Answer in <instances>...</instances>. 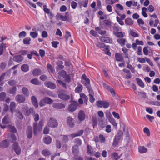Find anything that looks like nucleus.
Returning <instances> with one entry per match:
<instances>
[{"instance_id": "f257e3e1", "label": "nucleus", "mask_w": 160, "mask_h": 160, "mask_svg": "<svg viewBox=\"0 0 160 160\" xmlns=\"http://www.w3.org/2000/svg\"><path fill=\"white\" fill-rule=\"evenodd\" d=\"M19 109L23 113L26 115L28 116L31 113L34 112L33 108H30L28 109V107L27 104L22 105L19 107Z\"/></svg>"}, {"instance_id": "f03ea898", "label": "nucleus", "mask_w": 160, "mask_h": 160, "mask_svg": "<svg viewBox=\"0 0 160 160\" xmlns=\"http://www.w3.org/2000/svg\"><path fill=\"white\" fill-rule=\"evenodd\" d=\"M44 123L43 121L42 120L39 122L38 126L37 125L36 122H34L33 123V128L34 135H36L37 134L38 131L40 132L42 130V127Z\"/></svg>"}, {"instance_id": "7ed1b4c3", "label": "nucleus", "mask_w": 160, "mask_h": 160, "mask_svg": "<svg viewBox=\"0 0 160 160\" xmlns=\"http://www.w3.org/2000/svg\"><path fill=\"white\" fill-rule=\"evenodd\" d=\"M122 132L121 131H119L117 132V134L115 136V139L112 143V145L116 147L118 145L119 140L122 137Z\"/></svg>"}, {"instance_id": "20e7f679", "label": "nucleus", "mask_w": 160, "mask_h": 160, "mask_svg": "<svg viewBox=\"0 0 160 160\" xmlns=\"http://www.w3.org/2000/svg\"><path fill=\"white\" fill-rule=\"evenodd\" d=\"M47 124L48 126L51 128L56 127L58 125V123L56 120L52 118L48 119Z\"/></svg>"}, {"instance_id": "39448f33", "label": "nucleus", "mask_w": 160, "mask_h": 160, "mask_svg": "<svg viewBox=\"0 0 160 160\" xmlns=\"http://www.w3.org/2000/svg\"><path fill=\"white\" fill-rule=\"evenodd\" d=\"M97 105L98 107L107 108L109 106V103L108 102L100 101L97 102Z\"/></svg>"}, {"instance_id": "423d86ee", "label": "nucleus", "mask_w": 160, "mask_h": 160, "mask_svg": "<svg viewBox=\"0 0 160 160\" xmlns=\"http://www.w3.org/2000/svg\"><path fill=\"white\" fill-rule=\"evenodd\" d=\"M82 78L83 80L82 81V83L84 84L86 86L88 89L89 90V92L91 91L92 90L89 89L90 80L87 78L84 74H83L82 76Z\"/></svg>"}, {"instance_id": "0eeeda50", "label": "nucleus", "mask_w": 160, "mask_h": 160, "mask_svg": "<svg viewBox=\"0 0 160 160\" xmlns=\"http://www.w3.org/2000/svg\"><path fill=\"white\" fill-rule=\"evenodd\" d=\"M56 17L57 19L63 21H68L69 20L68 16H63L60 14H57L56 15Z\"/></svg>"}, {"instance_id": "6e6552de", "label": "nucleus", "mask_w": 160, "mask_h": 160, "mask_svg": "<svg viewBox=\"0 0 160 160\" xmlns=\"http://www.w3.org/2000/svg\"><path fill=\"white\" fill-rule=\"evenodd\" d=\"M16 101L19 103H22L25 101V98L22 95H18L15 98Z\"/></svg>"}, {"instance_id": "1a4fd4ad", "label": "nucleus", "mask_w": 160, "mask_h": 160, "mask_svg": "<svg viewBox=\"0 0 160 160\" xmlns=\"http://www.w3.org/2000/svg\"><path fill=\"white\" fill-rule=\"evenodd\" d=\"M44 85L47 87L51 89H54L56 88L55 84L50 82H44Z\"/></svg>"}, {"instance_id": "9d476101", "label": "nucleus", "mask_w": 160, "mask_h": 160, "mask_svg": "<svg viewBox=\"0 0 160 160\" xmlns=\"http://www.w3.org/2000/svg\"><path fill=\"white\" fill-rule=\"evenodd\" d=\"M78 117L80 121L81 122L83 121L85 118V115L84 112L82 111H80L78 113Z\"/></svg>"}, {"instance_id": "9b49d317", "label": "nucleus", "mask_w": 160, "mask_h": 160, "mask_svg": "<svg viewBox=\"0 0 160 160\" xmlns=\"http://www.w3.org/2000/svg\"><path fill=\"white\" fill-rule=\"evenodd\" d=\"M77 103L76 102H73L69 106L68 110L69 111L73 112L77 108Z\"/></svg>"}, {"instance_id": "f8f14e48", "label": "nucleus", "mask_w": 160, "mask_h": 160, "mask_svg": "<svg viewBox=\"0 0 160 160\" xmlns=\"http://www.w3.org/2000/svg\"><path fill=\"white\" fill-rule=\"evenodd\" d=\"M58 97L61 99L65 100H68L70 98L69 96L63 93L58 94Z\"/></svg>"}, {"instance_id": "ddd939ff", "label": "nucleus", "mask_w": 160, "mask_h": 160, "mask_svg": "<svg viewBox=\"0 0 160 160\" xmlns=\"http://www.w3.org/2000/svg\"><path fill=\"white\" fill-rule=\"evenodd\" d=\"M31 101L33 105L36 108L38 107V103L36 98L33 96L31 98Z\"/></svg>"}, {"instance_id": "4468645a", "label": "nucleus", "mask_w": 160, "mask_h": 160, "mask_svg": "<svg viewBox=\"0 0 160 160\" xmlns=\"http://www.w3.org/2000/svg\"><path fill=\"white\" fill-rule=\"evenodd\" d=\"M26 133L27 137L29 138H31L32 135V127L31 126H28L27 128Z\"/></svg>"}, {"instance_id": "2eb2a0df", "label": "nucleus", "mask_w": 160, "mask_h": 160, "mask_svg": "<svg viewBox=\"0 0 160 160\" xmlns=\"http://www.w3.org/2000/svg\"><path fill=\"white\" fill-rule=\"evenodd\" d=\"M67 122L68 125L71 127H72L74 126V124L73 122L72 118L70 117H68L67 119Z\"/></svg>"}, {"instance_id": "dca6fc26", "label": "nucleus", "mask_w": 160, "mask_h": 160, "mask_svg": "<svg viewBox=\"0 0 160 160\" xmlns=\"http://www.w3.org/2000/svg\"><path fill=\"white\" fill-rule=\"evenodd\" d=\"M9 145V141L6 140H4L0 143V147L1 148H5L8 147Z\"/></svg>"}, {"instance_id": "f3484780", "label": "nucleus", "mask_w": 160, "mask_h": 160, "mask_svg": "<svg viewBox=\"0 0 160 160\" xmlns=\"http://www.w3.org/2000/svg\"><path fill=\"white\" fill-rule=\"evenodd\" d=\"M14 147L16 153L17 154H20L21 152V150L20 148L18 147V143H14Z\"/></svg>"}, {"instance_id": "a211bd4d", "label": "nucleus", "mask_w": 160, "mask_h": 160, "mask_svg": "<svg viewBox=\"0 0 160 160\" xmlns=\"http://www.w3.org/2000/svg\"><path fill=\"white\" fill-rule=\"evenodd\" d=\"M23 58L21 55H18L14 57L13 58L14 61L19 62L22 61Z\"/></svg>"}, {"instance_id": "6ab92c4d", "label": "nucleus", "mask_w": 160, "mask_h": 160, "mask_svg": "<svg viewBox=\"0 0 160 160\" xmlns=\"http://www.w3.org/2000/svg\"><path fill=\"white\" fill-rule=\"evenodd\" d=\"M65 106V105L61 103H54L53 105V107L56 108H63Z\"/></svg>"}, {"instance_id": "aec40b11", "label": "nucleus", "mask_w": 160, "mask_h": 160, "mask_svg": "<svg viewBox=\"0 0 160 160\" xmlns=\"http://www.w3.org/2000/svg\"><path fill=\"white\" fill-rule=\"evenodd\" d=\"M83 132V130H81L78 131L76 133H73L72 134H71L70 135V136H71L72 138H74L76 137L80 136L82 134Z\"/></svg>"}, {"instance_id": "412c9836", "label": "nucleus", "mask_w": 160, "mask_h": 160, "mask_svg": "<svg viewBox=\"0 0 160 160\" xmlns=\"http://www.w3.org/2000/svg\"><path fill=\"white\" fill-rule=\"evenodd\" d=\"M9 122V119L8 115L5 116L2 119V123L3 124H7Z\"/></svg>"}, {"instance_id": "4be33fe9", "label": "nucleus", "mask_w": 160, "mask_h": 160, "mask_svg": "<svg viewBox=\"0 0 160 160\" xmlns=\"http://www.w3.org/2000/svg\"><path fill=\"white\" fill-rule=\"evenodd\" d=\"M43 141L46 144H48L51 143L52 139L50 136H48L44 138Z\"/></svg>"}, {"instance_id": "5701e85b", "label": "nucleus", "mask_w": 160, "mask_h": 160, "mask_svg": "<svg viewBox=\"0 0 160 160\" xmlns=\"http://www.w3.org/2000/svg\"><path fill=\"white\" fill-rule=\"evenodd\" d=\"M101 40L107 43H110L112 42V40L108 37H102L101 38Z\"/></svg>"}, {"instance_id": "b1692460", "label": "nucleus", "mask_w": 160, "mask_h": 160, "mask_svg": "<svg viewBox=\"0 0 160 160\" xmlns=\"http://www.w3.org/2000/svg\"><path fill=\"white\" fill-rule=\"evenodd\" d=\"M21 70L24 72H27L29 70V67L28 65L24 64L21 67Z\"/></svg>"}, {"instance_id": "393cba45", "label": "nucleus", "mask_w": 160, "mask_h": 160, "mask_svg": "<svg viewBox=\"0 0 160 160\" xmlns=\"http://www.w3.org/2000/svg\"><path fill=\"white\" fill-rule=\"evenodd\" d=\"M15 107V103L13 102H11L10 105V109L11 112L12 114L14 112V111Z\"/></svg>"}, {"instance_id": "a878e982", "label": "nucleus", "mask_w": 160, "mask_h": 160, "mask_svg": "<svg viewBox=\"0 0 160 160\" xmlns=\"http://www.w3.org/2000/svg\"><path fill=\"white\" fill-rule=\"evenodd\" d=\"M72 151L75 156L78 155L79 152L78 147L77 145H75L72 147Z\"/></svg>"}, {"instance_id": "bb28decb", "label": "nucleus", "mask_w": 160, "mask_h": 160, "mask_svg": "<svg viewBox=\"0 0 160 160\" xmlns=\"http://www.w3.org/2000/svg\"><path fill=\"white\" fill-rule=\"evenodd\" d=\"M125 23L128 25H132L133 23V20L131 18H127L125 21Z\"/></svg>"}, {"instance_id": "cd10ccee", "label": "nucleus", "mask_w": 160, "mask_h": 160, "mask_svg": "<svg viewBox=\"0 0 160 160\" xmlns=\"http://www.w3.org/2000/svg\"><path fill=\"white\" fill-rule=\"evenodd\" d=\"M104 86L110 92L112 95H115V91L112 88H111L110 86L108 85H104Z\"/></svg>"}, {"instance_id": "c85d7f7f", "label": "nucleus", "mask_w": 160, "mask_h": 160, "mask_svg": "<svg viewBox=\"0 0 160 160\" xmlns=\"http://www.w3.org/2000/svg\"><path fill=\"white\" fill-rule=\"evenodd\" d=\"M115 58L118 61H121L122 60V56L121 54L119 53H116L115 54Z\"/></svg>"}, {"instance_id": "c756f323", "label": "nucleus", "mask_w": 160, "mask_h": 160, "mask_svg": "<svg viewBox=\"0 0 160 160\" xmlns=\"http://www.w3.org/2000/svg\"><path fill=\"white\" fill-rule=\"evenodd\" d=\"M87 151L89 155L92 156L93 154V149L92 147L89 145L87 146Z\"/></svg>"}, {"instance_id": "7c9ffc66", "label": "nucleus", "mask_w": 160, "mask_h": 160, "mask_svg": "<svg viewBox=\"0 0 160 160\" xmlns=\"http://www.w3.org/2000/svg\"><path fill=\"white\" fill-rule=\"evenodd\" d=\"M147 149L144 146H140L138 148V151L140 153H143L147 152Z\"/></svg>"}, {"instance_id": "2f4dec72", "label": "nucleus", "mask_w": 160, "mask_h": 160, "mask_svg": "<svg viewBox=\"0 0 160 160\" xmlns=\"http://www.w3.org/2000/svg\"><path fill=\"white\" fill-rule=\"evenodd\" d=\"M111 158L113 160H117L120 158L118 154L116 152H113L111 154Z\"/></svg>"}, {"instance_id": "473e14b6", "label": "nucleus", "mask_w": 160, "mask_h": 160, "mask_svg": "<svg viewBox=\"0 0 160 160\" xmlns=\"http://www.w3.org/2000/svg\"><path fill=\"white\" fill-rule=\"evenodd\" d=\"M41 73V71L40 69H35L32 72L33 75L35 76L39 75Z\"/></svg>"}, {"instance_id": "72a5a7b5", "label": "nucleus", "mask_w": 160, "mask_h": 160, "mask_svg": "<svg viewBox=\"0 0 160 160\" xmlns=\"http://www.w3.org/2000/svg\"><path fill=\"white\" fill-rule=\"evenodd\" d=\"M30 82L35 85H38L40 84V82L37 78H34L30 80Z\"/></svg>"}, {"instance_id": "f704fd0d", "label": "nucleus", "mask_w": 160, "mask_h": 160, "mask_svg": "<svg viewBox=\"0 0 160 160\" xmlns=\"http://www.w3.org/2000/svg\"><path fill=\"white\" fill-rule=\"evenodd\" d=\"M74 76V74H70V75H67L65 77L66 78L65 79V81L69 82L71 81V79L73 78Z\"/></svg>"}, {"instance_id": "c9c22d12", "label": "nucleus", "mask_w": 160, "mask_h": 160, "mask_svg": "<svg viewBox=\"0 0 160 160\" xmlns=\"http://www.w3.org/2000/svg\"><path fill=\"white\" fill-rule=\"evenodd\" d=\"M123 10V7L120 4H117L115 5V10L122 11Z\"/></svg>"}, {"instance_id": "e433bc0d", "label": "nucleus", "mask_w": 160, "mask_h": 160, "mask_svg": "<svg viewBox=\"0 0 160 160\" xmlns=\"http://www.w3.org/2000/svg\"><path fill=\"white\" fill-rule=\"evenodd\" d=\"M38 35L37 31H32L30 33V35L33 38H36Z\"/></svg>"}, {"instance_id": "4c0bfd02", "label": "nucleus", "mask_w": 160, "mask_h": 160, "mask_svg": "<svg viewBox=\"0 0 160 160\" xmlns=\"http://www.w3.org/2000/svg\"><path fill=\"white\" fill-rule=\"evenodd\" d=\"M46 104H51L53 101L52 99L48 97H45L43 98Z\"/></svg>"}, {"instance_id": "58836bf2", "label": "nucleus", "mask_w": 160, "mask_h": 160, "mask_svg": "<svg viewBox=\"0 0 160 160\" xmlns=\"http://www.w3.org/2000/svg\"><path fill=\"white\" fill-rule=\"evenodd\" d=\"M137 83L139 86L142 88H143L144 87V84L143 81L139 78L136 79Z\"/></svg>"}, {"instance_id": "ea45409f", "label": "nucleus", "mask_w": 160, "mask_h": 160, "mask_svg": "<svg viewBox=\"0 0 160 160\" xmlns=\"http://www.w3.org/2000/svg\"><path fill=\"white\" fill-rule=\"evenodd\" d=\"M22 91L23 93L26 96H28L29 91L28 89L26 87H23L22 89Z\"/></svg>"}, {"instance_id": "a19ab883", "label": "nucleus", "mask_w": 160, "mask_h": 160, "mask_svg": "<svg viewBox=\"0 0 160 160\" xmlns=\"http://www.w3.org/2000/svg\"><path fill=\"white\" fill-rule=\"evenodd\" d=\"M82 89V87L81 85L79 84L78 86L75 89V92L77 93H79L81 92Z\"/></svg>"}, {"instance_id": "79ce46f5", "label": "nucleus", "mask_w": 160, "mask_h": 160, "mask_svg": "<svg viewBox=\"0 0 160 160\" xmlns=\"http://www.w3.org/2000/svg\"><path fill=\"white\" fill-rule=\"evenodd\" d=\"M95 29L99 34L101 35L105 34L106 33V31L102 30L99 27L96 28Z\"/></svg>"}, {"instance_id": "37998d69", "label": "nucleus", "mask_w": 160, "mask_h": 160, "mask_svg": "<svg viewBox=\"0 0 160 160\" xmlns=\"http://www.w3.org/2000/svg\"><path fill=\"white\" fill-rule=\"evenodd\" d=\"M117 41L122 46H123L125 45V40L124 39H117Z\"/></svg>"}, {"instance_id": "c03bdc74", "label": "nucleus", "mask_w": 160, "mask_h": 160, "mask_svg": "<svg viewBox=\"0 0 160 160\" xmlns=\"http://www.w3.org/2000/svg\"><path fill=\"white\" fill-rule=\"evenodd\" d=\"M5 47L6 44L4 43H2L0 45V55L2 54L4 48Z\"/></svg>"}, {"instance_id": "a18cd8bd", "label": "nucleus", "mask_w": 160, "mask_h": 160, "mask_svg": "<svg viewBox=\"0 0 160 160\" xmlns=\"http://www.w3.org/2000/svg\"><path fill=\"white\" fill-rule=\"evenodd\" d=\"M42 153L44 156H47L51 154L50 152L47 149H44L42 152Z\"/></svg>"}, {"instance_id": "49530a36", "label": "nucleus", "mask_w": 160, "mask_h": 160, "mask_svg": "<svg viewBox=\"0 0 160 160\" xmlns=\"http://www.w3.org/2000/svg\"><path fill=\"white\" fill-rule=\"evenodd\" d=\"M16 112H17V113L16 114V116L18 117V118L20 119H22L23 118V117L21 113L18 110H16Z\"/></svg>"}, {"instance_id": "de8ad7c7", "label": "nucleus", "mask_w": 160, "mask_h": 160, "mask_svg": "<svg viewBox=\"0 0 160 160\" xmlns=\"http://www.w3.org/2000/svg\"><path fill=\"white\" fill-rule=\"evenodd\" d=\"M147 10V8L145 7H143L142 8V13L143 16L145 18H147L148 17V15L146 13Z\"/></svg>"}, {"instance_id": "09e8293b", "label": "nucleus", "mask_w": 160, "mask_h": 160, "mask_svg": "<svg viewBox=\"0 0 160 160\" xmlns=\"http://www.w3.org/2000/svg\"><path fill=\"white\" fill-rule=\"evenodd\" d=\"M110 123L112 124L114 127H117V124L114 119L113 118L109 120Z\"/></svg>"}, {"instance_id": "8fccbe9b", "label": "nucleus", "mask_w": 160, "mask_h": 160, "mask_svg": "<svg viewBox=\"0 0 160 160\" xmlns=\"http://www.w3.org/2000/svg\"><path fill=\"white\" fill-rule=\"evenodd\" d=\"M58 74L63 78H65L66 76V72L64 70H61L58 73Z\"/></svg>"}, {"instance_id": "3c124183", "label": "nucleus", "mask_w": 160, "mask_h": 160, "mask_svg": "<svg viewBox=\"0 0 160 160\" xmlns=\"http://www.w3.org/2000/svg\"><path fill=\"white\" fill-rule=\"evenodd\" d=\"M114 34L118 38H122L123 37V35L121 32H115Z\"/></svg>"}, {"instance_id": "603ef678", "label": "nucleus", "mask_w": 160, "mask_h": 160, "mask_svg": "<svg viewBox=\"0 0 160 160\" xmlns=\"http://www.w3.org/2000/svg\"><path fill=\"white\" fill-rule=\"evenodd\" d=\"M31 39L29 37H27L23 39V43L24 44H29Z\"/></svg>"}, {"instance_id": "864d4df0", "label": "nucleus", "mask_w": 160, "mask_h": 160, "mask_svg": "<svg viewBox=\"0 0 160 160\" xmlns=\"http://www.w3.org/2000/svg\"><path fill=\"white\" fill-rule=\"evenodd\" d=\"M16 88L15 87L12 88L9 91V92L10 93L15 95L16 94Z\"/></svg>"}, {"instance_id": "5fc2aeb1", "label": "nucleus", "mask_w": 160, "mask_h": 160, "mask_svg": "<svg viewBox=\"0 0 160 160\" xmlns=\"http://www.w3.org/2000/svg\"><path fill=\"white\" fill-rule=\"evenodd\" d=\"M120 125L121 128L122 129L124 132H128L127 128L125 126V124L122 123Z\"/></svg>"}, {"instance_id": "6e6d98bb", "label": "nucleus", "mask_w": 160, "mask_h": 160, "mask_svg": "<svg viewBox=\"0 0 160 160\" xmlns=\"http://www.w3.org/2000/svg\"><path fill=\"white\" fill-rule=\"evenodd\" d=\"M143 132L147 134V135L148 136H150V131L149 129L147 127H146L144 128Z\"/></svg>"}, {"instance_id": "4d7b16f0", "label": "nucleus", "mask_w": 160, "mask_h": 160, "mask_svg": "<svg viewBox=\"0 0 160 160\" xmlns=\"http://www.w3.org/2000/svg\"><path fill=\"white\" fill-rule=\"evenodd\" d=\"M106 117L108 119V120L112 118L113 117L111 114L110 112L108 111H107L105 113Z\"/></svg>"}, {"instance_id": "13d9d810", "label": "nucleus", "mask_w": 160, "mask_h": 160, "mask_svg": "<svg viewBox=\"0 0 160 160\" xmlns=\"http://www.w3.org/2000/svg\"><path fill=\"white\" fill-rule=\"evenodd\" d=\"M6 97V94L4 92H2L0 94V101H3Z\"/></svg>"}, {"instance_id": "bf43d9fd", "label": "nucleus", "mask_w": 160, "mask_h": 160, "mask_svg": "<svg viewBox=\"0 0 160 160\" xmlns=\"http://www.w3.org/2000/svg\"><path fill=\"white\" fill-rule=\"evenodd\" d=\"M80 96L81 97L80 98L83 99L85 102L86 101H87V97L83 93H81L80 94Z\"/></svg>"}, {"instance_id": "052dcab7", "label": "nucleus", "mask_w": 160, "mask_h": 160, "mask_svg": "<svg viewBox=\"0 0 160 160\" xmlns=\"http://www.w3.org/2000/svg\"><path fill=\"white\" fill-rule=\"evenodd\" d=\"M130 34L131 35L134 37H138V34L136 32L132 30H130Z\"/></svg>"}, {"instance_id": "680f3d73", "label": "nucleus", "mask_w": 160, "mask_h": 160, "mask_svg": "<svg viewBox=\"0 0 160 160\" xmlns=\"http://www.w3.org/2000/svg\"><path fill=\"white\" fill-rule=\"evenodd\" d=\"M137 59L139 62L142 63H144L146 61L145 57L144 58L138 57L137 58Z\"/></svg>"}, {"instance_id": "e2e57ef3", "label": "nucleus", "mask_w": 160, "mask_h": 160, "mask_svg": "<svg viewBox=\"0 0 160 160\" xmlns=\"http://www.w3.org/2000/svg\"><path fill=\"white\" fill-rule=\"evenodd\" d=\"M43 7V10L47 14H52V13L50 12L49 9L47 8L46 6L44 5Z\"/></svg>"}, {"instance_id": "0e129e2a", "label": "nucleus", "mask_w": 160, "mask_h": 160, "mask_svg": "<svg viewBox=\"0 0 160 160\" xmlns=\"http://www.w3.org/2000/svg\"><path fill=\"white\" fill-rule=\"evenodd\" d=\"M18 36L20 38H23L26 36V32L25 31H22L19 33Z\"/></svg>"}, {"instance_id": "69168bd1", "label": "nucleus", "mask_w": 160, "mask_h": 160, "mask_svg": "<svg viewBox=\"0 0 160 160\" xmlns=\"http://www.w3.org/2000/svg\"><path fill=\"white\" fill-rule=\"evenodd\" d=\"M137 22L138 23L139 26L141 27L142 25H143L144 24V21L141 19L139 18L137 20Z\"/></svg>"}, {"instance_id": "338daca9", "label": "nucleus", "mask_w": 160, "mask_h": 160, "mask_svg": "<svg viewBox=\"0 0 160 160\" xmlns=\"http://www.w3.org/2000/svg\"><path fill=\"white\" fill-rule=\"evenodd\" d=\"M61 139H62V141L64 142H67L68 140V137L65 135L61 136Z\"/></svg>"}, {"instance_id": "774afa93", "label": "nucleus", "mask_w": 160, "mask_h": 160, "mask_svg": "<svg viewBox=\"0 0 160 160\" xmlns=\"http://www.w3.org/2000/svg\"><path fill=\"white\" fill-rule=\"evenodd\" d=\"M117 21L118 23L121 25L123 26L124 24V23L122 21V19H120V18L118 17H117L116 18Z\"/></svg>"}]
</instances>
